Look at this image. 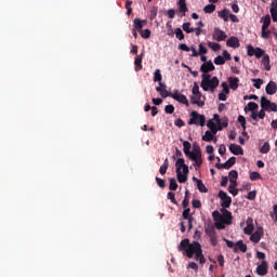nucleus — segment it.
Segmentation results:
<instances>
[{
  "mask_svg": "<svg viewBox=\"0 0 277 277\" xmlns=\"http://www.w3.org/2000/svg\"><path fill=\"white\" fill-rule=\"evenodd\" d=\"M177 250L180 252H185L188 259H195V261H199V263H205V255H202V247L194 241L189 243V239H183L177 246Z\"/></svg>",
  "mask_w": 277,
  "mask_h": 277,
  "instance_id": "obj_1",
  "label": "nucleus"
},
{
  "mask_svg": "<svg viewBox=\"0 0 277 277\" xmlns=\"http://www.w3.org/2000/svg\"><path fill=\"white\" fill-rule=\"evenodd\" d=\"M212 217L214 220V225L219 229L226 228V226L233 223V213L226 209H221V213L219 211H214L212 213Z\"/></svg>",
  "mask_w": 277,
  "mask_h": 277,
  "instance_id": "obj_2",
  "label": "nucleus"
},
{
  "mask_svg": "<svg viewBox=\"0 0 277 277\" xmlns=\"http://www.w3.org/2000/svg\"><path fill=\"white\" fill-rule=\"evenodd\" d=\"M217 85H220V79L217 77H211V75L203 74L201 79V88L205 92H215L217 89Z\"/></svg>",
  "mask_w": 277,
  "mask_h": 277,
  "instance_id": "obj_3",
  "label": "nucleus"
},
{
  "mask_svg": "<svg viewBox=\"0 0 277 277\" xmlns=\"http://www.w3.org/2000/svg\"><path fill=\"white\" fill-rule=\"evenodd\" d=\"M175 172L179 183H187L189 167L185 164V159L179 158L175 162Z\"/></svg>",
  "mask_w": 277,
  "mask_h": 277,
  "instance_id": "obj_4",
  "label": "nucleus"
},
{
  "mask_svg": "<svg viewBox=\"0 0 277 277\" xmlns=\"http://www.w3.org/2000/svg\"><path fill=\"white\" fill-rule=\"evenodd\" d=\"M192 92L193 95L190 96V103L193 105H197V107H205V98L200 93V87H198L197 82L194 83Z\"/></svg>",
  "mask_w": 277,
  "mask_h": 277,
  "instance_id": "obj_5",
  "label": "nucleus"
},
{
  "mask_svg": "<svg viewBox=\"0 0 277 277\" xmlns=\"http://www.w3.org/2000/svg\"><path fill=\"white\" fill-rule=\"evenodd\" d=\"M186 157H188V159L192 161H195L194 166L196 170L202 166V151H200L199 146H195L194 149L186 155Z\"/></svg>",
  "mask_w": 277,
  "mask_h": 277,
  "instance_id": "obj_6",
  "label": "nucleus"
},
{
  "mask_svg": "<svg viewBox=\"0 0 277 277\" xmlns=\"http://www.w3.org/2000/svg\"><path fill=\"white\" fill-rule=\"evenodd\" d=\"M192 118L188 121V124H199V127H205L206 118L203 115L198 114V111L194 110L190 114Z\"/></svg>",
  "mask_w": 277,
  "mask_h": 277,
  "instance_id": "obj_7",
  "label": "nucleus"
},
{
  "mask_svg": "<svg viewBox=\"0 0 277 277\" xmlns=\"http://www.w3.org/2000/svg\"><path fill=\"white\" fill-rule=\"evenodd\" d=\"M261 108L265 111H277V104L273 103L272 101L267 100V97H261Z\"/></svg>",
  "mask_w": 277,
  "mask_h": 277,
  "instance_id": "obj_8",
  "label": "nucleus"
},
{
  "mask_svg": "<svg viewBox=\"0 0 277 277\" xmlns=\"http://www.w3.org/2000/svg\"><path fill=\"white\" fill-rule=\"evenodd\" d=\"M171 96L174 101H177V103H182V105L189 107V101L187 100V96L183 95V93L175 91L171 94Z\"/></svg>",
  "mask_w": 277,
  "mask_h": 277,
  "instance_id": "obj_9",
  "label": "nucleus"
},
{
  "mask_svg": "<svg viewBox=\"0 0 277 277\" xmlns=\"http://www.w3.org/2000/svg\"><path fill=\"white\" fill-rule=\"evenodd\" d=\"M202 142H213L214 144H217V132L213 131H206L205 135L201 136Z\"/></svg>",
  "mask_w": 277,
  "mask_h": 277,
  "instance_id": "obj_10",
  "label": "nucleus"
},
{
  "mask_svg": "<svg viewBox=\"0 0 277 277\" xmlns=\"http://www.w3.org/2000/svg\"><path fill=\"white\" fill-rule=\"evenodd\" d=\"M219 196L221 198V205L224 209H228V207H230V202H233V199H230V197L228 196V194L224 193V192H220Z\"/></svg>",
  "mask_w": 277,
  "mask_h": 277,
  "instance_id": "obj_11",
  "label": "nucleus"
},
{
  "mask_svg": "<svg viewBox=\"0 0 277 277\" xmlns=\"http://www.w3.org/2000/svg\"><path fill=\"white\" fill-rule=\"evenodd\" d=\"M263 229L261 227H258L254 233H251V237H250V241H252L253 243H259V241H261V239L263 238Z\"/></svg>",
  "mask_w": 277,
  "mask_h": 277,
  "instance_id": "obj_12",
  "label": "nucleus"
},
{
  "mask_svg": "<svg viewBox=\"0 0 277 277\" xmlns=\"http://www.w3.org/2000/svg\"><path fill=\"white\" fill-rule=\"evenodd\" d=\"M213 40H216L217 42H223V40H226V32H224V30L220 28H214Z\"/></svg>",
  "mask_w": 277,
  "mask_h": 277,
  "instance_id": "obj_13",
  "label": "nucleus"
},
{
  "mask_svg": "<svg viewBox=\"0 0 277 277\" xmlns=\"http://www.w3.org/2000/svg\"><path fill=\"white\" fill-rule=\"evenodd\" d=\"M168 87L166 85V83L160 82L158 84V87L156 88V91L159 92L160 96H162V98H168V96H171L170 92H168Z\"/></svg>",
  "mask_w": 277,
  "mask_h": 277,
  "instance_id": "obj_14",
  "label": "nucleus"
},
{
  "mask_svg": "<svg viewBox=\"0 0 277 277\" xmlns=\"http://www.w3.org/2000/svg\"><path fill=\"white\" fill-rule=\"evenodd\" d=\"M209 131H212L214 133H217L219 131H222V127H220V123L217 121H214L213 119H210L207 123Z\"/></svg>",
  "mask_w": 277,
  "mask_h": 277,
  "instance_id": "obj_15",
  "label": "nucleus"
},
{
  "mask_svg": "<svg viewBox=\"0 0 277 277\" xmlns=\"http://www.w3.org/2000/svg\"><path fill=\"white\" fill-rule=\"evenodd\" d=\"M247 226L245 227V235H252V233L254 232V221L252 220V217L247 219L246 222Z\"/></svg>",
  "mask_w": 277,
  "mask_h": 277,
  "instance_id": "obj_16",
  "label": "nucleus"
},
{
  "mask_svg": "<svg viewBox=\"0 0 277 277\" xmlns=\"http://www.w3.org/2000/svg\"><path fill=\"white\" fill-rule=\"evenodd\" d=\"M256 274L259 276H265L267 274V261H262L256 267Z\"/></svg>",
  "mask_w": 277,
  "mask_h": 277,
  "instance_id": "obj_17",
  "label": "nucleus"
},
{
  "mask_svg": "<svg viewBox=\"0 0 277 277\" xmlns=\"http://www.w3.org/2000/svg\"><path fill=\"white\" fill-rule=\"evenodd\" d=\"M190 211L189 208L185 209L183 211V217L184 220L187 221V224H188V229L192 230V222L194 221V217H192V214H190Z\"/></svg>",
  "mask_w": 277,
  "mask_h": 277,
  "instance_id": "obj_18",
  "label": "nucleus"
},
{
  "mask_svg": "<svg viewBox=\"0 0 277 277\" xmlns=\"http://www.w3.org/2000/svg\"><path fill=\"white\" fill-rule=\"evenodd\" d=\"M211 70H215V66L213 65V62L209 61L201 65V71L207 75V72H211Z\"/></svg>",
  "mask_w": 277,
  "mask_h": 277,
  "instance_id": "obj_19",
  "label": "nucleus"
},
{
  "mask_svg": "<svg viewBox=\"0 0 277 277\" xmlns=\"http://www.w3.org/2000/svg\"><path fill=\"white\" fill-rule=\"evenodd\" d=\"M229 150L233 155H243V148L237 144H230Z\"/></svg>",
  "mask_w": 277,
  "mask_h": 277,
  "instance_id": "obj_20",
  "label": "nucleus"
},
{
  "mask_svg": "<svg viewBox=\"0 0 277 277\" xmlns=\"http://www.w3.org/2000/svg\"><path fill=\"white\" fill-rule=\"evenodd\" d=\"M277 92V84L274 81H271L267 85H266V94L273 95L276 94Z\"/></svg>",
  "mask_w": 277,
  "mask_h": 277,
  "instance_id": "obj_21",
  "label": "nucleus"
},
{
  "mask_svg": "<svg viewBox=\"0 0 277 277\" xmlns=\"http://www.w3.org/2000/svg\"><path fill=\"white\" fill-rule=\"evenodd\" d=\"M133 25H134V29H137L138 31H142V29L146 25V19L135 18L134 22H133Z\"/></svg>",
  "mask_w": 277,
  "mask_h": 277,
  "instance_id": "obj_22",
  "label": "nucleus"
},
{
  "mask_svg": "<svg viewBox=\"0 0 277 277\" xmlns=\"http://www.w3.org/2000/svg\"><path fill=\"white\" fill-rule=\"evenodd\" d=\"M228 81H229L230 90L236 91L237 88H239V78H237V77H229Z\"/></svg>",
  "mask_w": 277,
  "mask_h": 277,
  "instance_id": "obj_23",
  "label": "nucleus"
},
{
  "mask_svg": "<svg viewBox=\"0 0 277 277\" xmlns=\"http://www.w3.org/2000/svg\"><path fill=\"white\" fill-rule=\"evenodd\" d=\"M227 47H230L232 49H239V39L237 37H230L227 40Z\"/></svg>",
  "mask_w": 277,
  "mask_h": 277,
  "instance_id": "obj_24",
  "label": "nucleus"
},
{
  "mask_svg": "<svg viewBox=\"0 0 277 277\" xmlns=\"http://www.w3.org/2000/svg\"><path fill=\"white\" fill-rule=\"evenodd\" d=\"M228 176H229V185H237V179L239 176V173H237L236 170H232Z\"/></svg>",
  "mask_w": 277,
  "mask_h": 277,
  "instance_id": "obj_25",
  "label": "nucleus"
},
{
  "mask_svg": "<svg viewBox=\"0 0 277 277\" xmlns=\"http://www.w3.org/2000/svg\"><path fill=\"white\" fill-rule=\"evenodd\" d=\"M229 16H230L229 10L224 9L223 11L217 12V17L223 18V21H225V23L228 22Z\"/></svg>",
  "mask_w": 277,
  "mask_h": 277,
  "instance_id": "obj_26",
  "label": "nucleus"
},
{
  "mask_svg": "<svg viewBox=\"0 0 277 277\" xmlns=\"http://www.w3.org/2000/svg\"><path fill=\"white\" fill-rule=\"evenodd\" d=\"M262 29H267L269 27V25L272 24V17L269 15H266L264 17H262Z\"/></svg>",
  "mask_w": 277,
  "mask_h": 277,
  "instance_id": "obj_27",
  "label": "nucleus"
},
{
  "mask_svg": "<svg viewBox=\"0 0 277 277\" xmlns=\"http://www.w3.org/2000/svg\"><path fill=\"white\" fill-rule=\"evenodd\" d=\"M235 161H237V158L230 157L225 163L222 164V168H224L225 170H228L233 168V164L235 163Z\"/></svg>",
  "mask_w": 277,
  "mask_h": 277,
  "instance_id": "obj_28",
  "label": "nucleus"
},
{
  "mask_svg": "<svg viewBox=\"0 0 277 277\" xmlns=\"http://www.w3.org/2000/svg\"><path fill=\"white\" fill-rule=\"evenodd\" d=\"M256 109H259V104L254 102H249L248 106L245 107V111H256Z\"/></svg>",
  "mask_w": 277,
  "mask_h": 277,
  "instance_id": "obj_29",
  "label": "nucleus"
},
{
  "mask_svg": "<svg viewBox=\"0 0 277 277\" xmlns=\"http://www.w3.org/2000/svg\"><path fill=\"white\" fill-rule=\"evenodd\" d=\"M187 0H177V5H179V10L180 12H187Z\"/></svg>",
  "mask_w": 277,
  "mask_h": 277,
  "instance_id": "obj_30",
  "label": "nucleus"
},
{
  "mask_svg": "<svg viewBox=\"0 0 277 277\" xmlns=\"http://www.w3.org/2000/svg\"><path fill=\"white\" fill-rule=\"evenodd\" d=\"M262 64H263L265 70H272V66L269 65V55L263 56Z\"/></svg>",
  "mask_w": 277,
  "mask_h": 277,
  "instance_id": "obj_31",
  "label": "nucleus"
},
{
  "mask_svg": "<svg viewBox=\"0 0 277 277\" xmlns=\"http://www.w3.org/2000/svg\"><path fill=\"white\" fill-rule=\"evenodd\" d=\"M162 79H163V77L161 76V70L160 69H156L155 72H154V81H155V83H157V82H158V84L161 83Z\"/></svg>",
  "mask_w": 277,
  "mask_h": 277,
  "instance_id": "obj_32",
  "label": "nucleus"
},
{
  "mask_svg": "<svg viewBox=\"0 0 277 277\" xmlns=\"http://www.w3.org/2000/svg\"><path fill=\"white\" fill-rule=\"evenodd\" d=\"M169 188L171 192H176V189L179 188V184H176V180L174 177H171L169 180Z\"/></svg>",
  "mask_w": 277,
  "mask_h": 277,
  "instance_id": "obj_33",
  "label": "nucleus"
},
{
  "mask_svg": "<svg viewBox=\"0 0 277 277\" xmlns=\"http://www.w3.org/2000/svg\"><path fill=\"white\" fill-rule=\"evenodd\" d=\"M134 66H135L136 72H137L138 70H142V55H138V56L135 57V60H134Z\"/></svg>",
  "mask_w": 277,
  "mask_h": 277,
  "instance_id": "obj_34",
  "label": "nucleus"
},
{
  "mask_svg": "<svg viewBox=\"0 0 277 277\" xmlns=\"http://www.w3.org/2000/svg\"><path fill=\"white\" fill-rule=\"evenodd\" d=\"M235 250H240V252H246L248 250V246L243 243V241H238L235 246Z\"/></svg>",
  "mask_w": 277,
  "mask_h": 277,
  "instance_id": "obj_35",
  "label": "nucleus"
},
{
  "mask_svg": "<svg viewBox=\"0 0 277 277\" xmlns=\"http://www.w3.org/2000/svg\"><path fill=\"white\" fill-rule=\"evenodd\" d=\"M183 148H184V154L185 155H189V153H192V143L184 141L183 142Z\"/></svg>",
  "mask_w": 277,
  "mask_h": 277,
  "instance_id": "obj_36",
  "label": "nucleus"
},
{
  "mask_svg": "<svg viewBox=\"0 0 277 277\" xmlns=\"http://www.w3.org/2000/svg\"><path fill=\"white\" fill-rule=\"evenodd\" d=\"M169 166L170 163L168 162V158H166L163 164L159 169L160 174H166V172H168Z\"/></svg>",
  "mask_w": 277,
  "mask_h": 277,
  "instance_id": "obj_37",
  "label": "nucleus"
},
{
  "mask_svg": "<svg viewBox=\"0 0 277 277\" xmlns=\"http://www.w3.org/2000/svg\"><path fill=\"white\" fill-rule=\"evenodd\" d=\"M237 184H229L228 192L232 194V196H237L239 194V189L236 188Z\"/></svg>",
  "mask_w": 277,
  "mask_h": 277,
  "instance_id": "obj_38",
  "label": "nucleus"
},
{
  "mask_svg": "<svg viewBox=\"0 0 277 277\" xmlns=\"http://www.w3.org/2000/svg\"><path fill=\"white\" fill-rule=\"evenodd\" d=\"M206 14H213L215 12V4H208L203 8Z\"/></svg>",
  "mask_w": 277,
  "mask_h": 277,
  "instance_id": "obj_39",
  "label": "nucleus"
},
{
  "mask_svg": "<svg viewBox=\"0 0 277 277\" xmlns=\"http://www.w3.org/2000/svg\"><path fill=\"white\" fill-rule=\"evenodd\" d=\"M209 237L212 246H217V236L215 235V232H209Z\"/></svg>",
  "mask_w": 277,
  "mask_h": 277,
  "instance_id": "obj_40",
  "label": "nucleus"
},
{
  "mask_svg": "<svg viewBox=\"0 0 277 277\" xmlns=\"http://www.w3.org/2000/svg\"><path fill=\"white\" fill-rule=\"evenodd\" d=\"M208 47L212 51H220V49H222V45H220V43H215V42H208Z\"/></svg>",
  "mask_w": 277,
  "mask_h": 277,
  "instance_id": "obj_41",
  "label": "nucleus"
},
{
  "mask_svg": "<svg viewBox=\"0 0 277 277\" xmlns=\"http://www.w3.org/2000/svg\"><path fill=\"white\" fill-rule=\"evenodd\" d=\"M250 181H259L261 179V173L253 171L249 175Z\"/></svg>",
  "mask_w": 277,
  "mask_h": 277,
  "instance_id": "obj_42",
  "label": "nucleus"
},
{
  "mask_svg": "<svg viewBox=\"0 0 277 277\" xmlns=\"http://www.w3.org/2000/svg\"><path fill=\"white\" fill-rule=\"evenodd\" d=\"M222 93L224 94H230V89L228 88V82H222L221 83Z\"/></svg>",
  "mask_w": 277,
  "mask_h": 277,
  "instance_id": "obj_43",
  "label": "nucleus"
},
{
  "mask_svg": "<svg viewBox=\"0 0 277 277\" xmlns=\"http://www.w3.org/2000/svg\"><path fill=\"white\" fill-rule=\"evenodd\" d=\"M197 189L202 194H207V186L202 183V181H197Z\"/></svg>",
  "mask_w": 277,
  "mask_h": 277,
  "instance_id": "obj_44",
  "label": "nucleus"
},
{
  "mask_svg": "<svg viewBox=\"0 0 277 277\" xmlns=\"http://www.w3.org/2000/svg\"><path fill=\"white\" fill-rule=\"evenodd\" d=\"M214 64H216V66H223V64H226V60L223 58V56H216L214 58Z\"/></svg>",
  "mask_w": 277,
  "mask_h": 277,
  "instance_id": "obj_45",
  "label": "nucleus"
},
{
  "mask_svg": "<svg viewBox=\"0 0 277 277\" xmlns=\"http://www.w3.org/2000/svg\"><path fill=\"white\" fill-rule=\"evenodd\" d=\"M269 143H264V145L260 148V153H262V155H267V153L269 151Z\"/></svg>",
  "mask_w": 277,
  "mask_h": 277,
  "instance_id": "obj_46",
  "label": "nucleus"
},
{
  "mask_svg": "<svg viewBox=\"0 0 277 277\" xmlns=\"http://www.w3.org/2000/svg\"><path fill=\"white\" fill-rule=\"evenodd\" d=\"M255 51H256V48L252 45H247V55H249V57L254 56Z\"/></svg>",
  "mask_w": 277,
  "mask_h": 277,
  "instance_id": "obj_47",
  "label": "nucleus"
},
{
  "mask_svg": "<svg viewBox=\"0 0 277 277\" xmlns=\"http://www.w3.org/2000/svg\"><path fill=\"white\" fill-rule=\"evenodd\" d=\"M175 37L177 38V40H184L185 39V35L183 34V30L181 28L175 29Z\"/></svg>",
  "mask_w": 277,
  "mask_h": 277,
  "instance_id": "obj_48",
  "label": "nucleus"
},
{
  "mask_svg": "<svg viewBox=\"0 0 277 277\" xmlns=\"http://www.w3.org/2000/svg\"><path fill=\"white\" fill-rule=\"evenodd\" d=\"M265 55V51L262 50L261 48H255V54L254 56L259 58L263 57Z\"/></svg>",
  "mask_w": 277,
  "mask_h": 277,
  "instance_id": "obj_49",
  "label": "nucleus"
},
{
  "mask_svg": "<svg viewBox=\"0 0 277 277\" xmlns=\"http://www.w3.org/2000/svg\"><path fill=\"white\" fill-rule=\"evenodd\" d=\"M253 85L256 88V90H261V84L263 83V79H253Z\"/></svg>",
  "mask_w": 277,
  "mask_h": 277,
  "instance_id": "obj_50",
  "label": "nucleus"
},
{
  "mask_svg": "<svg viewBox=\"0 0 277 277\" xmlns=\"http://www.w3.org/2000/svg\"><path fill=\"white\" fill-rule=\"evenodd\" d=\"M141 36L142 38H145V39L150 38V29L141 30Z\"/></svg>",
  "mask_w": 277,
  "mask_h": 277,
  "instance_id": "obj_51",
  "label": "nucleus"
},
{
  "mask_svg": "<svg viewBox=\"0 0 277 277\" xmlns=\"http://www.w3.org/2000/svg\"><path fill=\"white\" fill-rule=\"evenodd\" d=\"M256 198V190H251L247 195L248 200H254Z\"/></svg>",
  "mask_w": 277,
  "mask_h": 277,
  "instance_id": "obj_52",
  "label": "nucleus"
},
{
  "mask_svg": "<svg viewBox=\"0 0 277 277\" xmlns=\"http://www.w3.org/2000/svg\"><path fill=\"white\" fill-rule=\"evenodd\" d=\"M192 28V23L187 22V23H184L183 26H182V29L186 32V34H189V29Z\"/></svg>",
  "mask_w": 277,
  "mask_h": 277,
  "instance_id": "obj_53",
  "label": "nucleus"
},
{
  "mask_svg": "<svg viewBox=\"0 0 277 277\" xmlns=\"http://www.w3.org/2000/svg\"><path fill=\"white\" fill-rule=\"evenodd\" d=\"M238 122H240V124H241L243 131H246V117L239 116V117H238Z\"/></svg>",
  "mask_w": 277,
  "mask_h": 277,
  "instance_id": "obj_54",
  "label": "nucleus"
},
{
  "mask_svg": "<svg viewBox=\"0 0 277 277\" xmlns=\"http://www.w3.org/2000/svg\"><path fill=\"white\" fill-rule=\"evenodd\" d=\"M166 114H174V106L173 105H167L164 107Z\"/></svg>",
  "mask_w": 277,
  "mask_h": 277,
  "instance_id": "obj_55",
  "label": "nucleus"
},
{
  "mask_svg": "<svg viewBox=\"0 0 277 277\" xmlns=\"http://www.w3.org/2000/svg\"><path fill=\"white\" fill-rule=\"evenodd\" d=\"M197 53H199V55H206V53H207V48H205V47L202 45V43H200V44H199V52H197Z\"/></svg>",
  "mask_w": 277,
  "mask_h": 277,
  "instance_id": "obj_56",
  "label": "nucleus"
},
{
  "mask_svg": "<svg viewBox=\"0 0 277 277\" xmlns=\"http://www.w3.org/2000/svg\"><path fill=\"white\" fill-rule=\"evenodd\" d=\"M192 205H193V207H194L195 209H200V207H201L200 200H198V199H194V200L192 201Z\"/></svg>",
  "mask_w": 277,
  "mask_h": 277,
  "instance_id": "obj_57",
  "label": "nucleus"
},
{
  "mask_svg": "<svg viewBox=\"0 0 277 277\" xmlns=\"http://www.w3.org/2000/svg\"><path fill=\"white\" fill-rule=\"evenodd\" d=\"M228 98V93H219V101H226Z\"/></svg>",
  "mask_w": 277,
  "mask_h": 277,
  "instance_id": "obj_58",
  "label": "nucleus"
},
{
  "mask_svg": "<svg viewBox=\"0 0 277 277\" xmlns=\"http://www.w3.org/2000/svg\"><path fill=\"white\" fill-rule=\"evenodd\" d=\"M168 198H169V200H171V202H173V205H176V199L174 197V193H172V192L168 193Z\"/></svg>",
  "mask_w": 277,
  "mask_h": 277,
  "instance_id": "obj_59",
  "label": "nucleus"
},
{
  "mask_svg": "<svg viewBox=\"0 0 277 277\" xmlns=\"http://www.w3.org/2000/svg\"><path fill=\"white\" fill-rule=\"evenodd\" d=\"M277 11V0H273L271 3V12Z\"/></svg>",
  "mask_w": 277,
  "mask_h": 277,
  "instance_id": "obj_60",
  "label": "nucleus"
},
{
  "mask_svg": "<svg viewBox=\"0 0 277 277\" xmlns=\"http://www.w3.org/2000/svg\"><path fill=\"white\" fill-rule=\"evenodd\" d=\"M256 259H259L260 261H265V253L256 251Z\"/></svg>",
  "mask_w": 277,
  "mask_h": 277,
  "instance_id": "obj_61",
  "label": "nucleus"
},
{
  "mask_svg": "<svg viewBox=\"0 0 277 277\" xmlns=\"http://www.w3.org/2000/svg\"><path fill=\"white\" fill-rule=\"evenodd\" d=\"M272 217H273V220H275V222H277V205H275L273 208Z\"/></svg>",
  "mask_w": 277,
  "mask_h": 277,
  "instance_id": "obj_62",
  "label": "nucleus"
},
{
  "mask_svg": "<svg viewBox=\"0 0 277 277\" xmlns=\"http://www.w3.org/2000/svg\"><path fill=\"white\" fill-rule=\"evenodd\" d=\"M269 34H271L269 30H267V29H262V38H265V39L269 38Z\"/></svg>",
  "mask_w": 277,
  "mask_h": 277,
  "instance_id": "obj_63",
  "label": "nucleus"
},
{
  "mask_svg": "<svg viewBox=\"0 0 277 277\" xmlns=\"http://www.w3.org/2000/svg\"><path fill=\"white\" fill-rule=\"evenodd\" d=\"M272 18L274 23H277V11H271Z\"/></svg>",
  "mask_w": 277,
  "mask_h": 277,
  "instance_id": "obj_64",
  "label": "nucleus"
}]
</instances>
